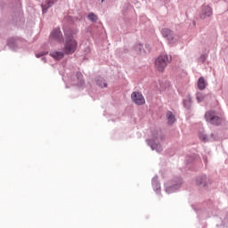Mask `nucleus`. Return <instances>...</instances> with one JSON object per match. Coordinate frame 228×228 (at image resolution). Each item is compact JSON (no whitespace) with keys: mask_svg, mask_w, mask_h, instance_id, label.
<instances>
[{"mask_svg":"<svg viewBox=\"0 0 228 228\" xmlns=\"http://www.w3.org/2000/svg\"><path fill=\"white\" fill-rule=\"evenodd\" d=\"M196 184L198 185L203 184V186H206V184H208V176L206 175L199 176L196 179Z\"/></svg>","mask_w":228,"mask_h":228,"instance_id":"10","label":"nucleus"},{"mask_svg":"<svg viewBox=\"0 0 228 228\" xmlns=\"http://www.w3.org/2000/svg\"><path fill=\"white\" fill-rule=\"evenodd\" d=\"M142 47H143V45L139 44L134 46V49H135V51H137V53H142Z\"/></svg>","mask_w":228,"mask_h":228,"instance_id":"18","label":"nucleus"},{"mask_svg":"<svg viewBox=\"0 0 228 228\" xmlns=\"http://www.w3.org/2000/svg\"><path fill=\"white\" fill-rule=\"evenodd\" d=\"M199 138H200V140H201L202 142H208V136H207L205 134L200 133V134H199Z\"/></svg>","mask_w":228,"mask_h":228,"instance_id":"16","label":"nucleus"},{"mask_svg":"<svg viewBox=\"0 0 228 228\" xmlns=\"http://www.w3.org/2000/svg\"><path fill=\"white\" fill-rule=\"evenodd\" d=\"M170 61H172V56L160 55L155 61V67L159 72H163Z\"/></svg>","mask_w":228,"mask_h":228,"instance_id":"2","label":"nucleus"},{"mask_svg":"<svg viewBox=\"0 0 228 228\" xmlns=\"http://www.w3.org/2000/svg\"><path fill=\"white\" fill-rule=\"evenodd\" d=\"M58 0H45L44 4H42V10L43 13H45L47 12L48 8H51L54 3H56Z\"/></svg>","mask_w":228,"mask_h":228,"instance_id":"8","label":"nucleus"},{"mask_svg":"<svg viewBox=\"0 0 228 228\" xmlns=\"http://www.w3.org/2000/svg\"><path fill=\"white\" fill-rule=\"evenodd\" d=\"M206 60H208V55H206V54H202V55L200 57V61H201V63H205V62H206Z\"/></svg>","mask_w":228,"mask_h":228,"instance_id":"17","label":"nucleus"},{"mask_svg":"<svg viewBox=\"0 0 228 228\" xmlns=\"http://www.w3.org/2000/svg\"><path fill=\"white\" fill-rule=\"evenodd\" d=\"M99 1H101V3H104V0H99Z\"/></svg>","mask_w":228,"mask_h":228,"instance_id":"20","label":"nucleus"},{"mask_svg":"<svg viewBox=\"0 0 228 228\" xmlns=\"http://www.w3.org/2000/svg\"><path fill=\"white\" fill-rule=\"evenodd\" d=\"M131 100L132 102L136 104L137 106H142V104L145 102V98L143 97V94L140 92H133L131 94Z\"/></svg>","mask_w":228,"mask_h":228,"instance_id":"4","label":"nucleus"},{"mask_svg":"<svg viewBox=\"0 0 228 228\" xmlns=\"http://www.w3.org/2000/svg\"><path fill=\"white\" fill-rule=\"evenodd\" d=\"M205 118L207 122H210L213 126H220L222 124V119L216 115L215 111H208L205 114Z\"/></svg>","mask_w":228,"mask_h":228,"instance_id":"3","label":"nucleus"},{"mask_svg":"<svg viewBox=\"0 0 228 228\" xmlns=\"http://www.w3.org/2000/svg\"><path fill=\"white\" fill-rule=\"evenodd\" d=\"M97 86H101L102 88H106L108 86V84L103 79H100L97 81Z\"/></svg>","mask_w":228,"mask_h":228,"instance_id":"15","label":"nucleus"},{"mask_svg":"<svg viewBox=\"0 0 228 228\" xmlns=\"http://www.w3.org/2000/svg\"><path fill=\"white\" fill-rule=\"evenodd\" d=\"M87 17L92 22H97V15H95L94 12L89 13Z\"/></svg>","mask_w":228,"mask_h":228,"instance_id":"14","label":"nucleus"},{"mask_svg":"<svg viewBox=\"0 0 228 228\" xmlns=\"http://www.w3.org/2000/svg\"><path fill=\"white\" fill-rule=\"evenodd\" d=\"M161 35L164 37V38H167L170 44L174 43V40H175V36L170 28H162Z\"/></svg>","mask_w":228,"mask_h":228,"instance_id":"5","label":"nucleus"},{"mask_svg":"<svg viewBox=\"0 0 228 228\" xmlns=\"http://www.w3.org/2000/svg\"><path fill=\"white\" fill-rule=\"evenodd\" d=\"M167 118L168 124H174V122H175V116L172 114V111H168L167 113Z\"/></svg>","mask_w":228,"mask_h":228,"instance_id":"12","label":"nucleus"},{"mask_svg":"<svg viewBox=\"0 0 228 228\" xmlns=\"http://www.w3.org/2000/svg\"><path fill=\"white\" fill-rule=\"evenodd\" d=\"M205 98H206V95L204 94L197 93L196 99H197L198 102H202Z\"/></svg>","mask_w":228,"mask_h":228,"instance_id":"13","label":"nucleus"},{"mask_svg":"<svg viewBox=\"0 0 228 228\" xmlns=\"http://www.w3.org/2000/svg\"><path fill=\"white\" fill-rule=\"evenodd\" d=\"M213 15V9L209 5H203L200 14V19H208Z\"/></svg>","mask_w":228,"mask_h":228,"instance_id":"7","label":"nucleus"},{"mask_svg":"<svg viewBox=\"0 0 228 228\" xmlns=\"http://www.w3.org/2000/svg\"><path fill=\"white\" fill-rule=\"evenodd\" d=\"M50 56L54 60H61L63 59V56H65V52H53L50 53Z\"/></svg>","mask_w":228,"mask_h":228,"instance_id":"9","label":"nucleus"},{"mask_svg":"<svg viewBox=\"0 0 228 228\" xmlns=\"http://www.w3.org/2000/svg\"><path fill=\"white\" fill-rule=\"evenodd\" d=\"M77 77L80 83H83V74L81 73H77Z\"/></svg>","mask_w":228,"mask_h":228,"instance_id":"19","label":"nucleus"},{"mask_svg":"<svg viewBox=\"0 0 228 228\" xmlns=\"http://www.w3.org/2000/svg\"><path fill=\"white\" fill-rule=\"evenodd\" d=\"M208 86V83H206V80L203 77H200L198 80V88L199 90H206V86Z\"/></svg>","mask_w":228,"mask_h":228,"instance_id":"11","label":"nucleus"},{"mask_svg":"<svg viewBox=\"0 0 228 228\" xmlns=\"http://www.w3.org/2000/svg\"><path fill=\"white\" fill-rule=\"evenodd\" d=\"M50 40H55V42L61 44V42H63V35L61 34V30H60V28L54 29L50 35Z\"/></svg>","mask_w":228,"mask_h":228,"instance_id":"6","label":"nucleus"},{"mask_svg":"<svg viewBox=\"0 0 228 228\" xmlns=\"http://www.w3.org/2000/svg\"><path fill=\"white\" fill-rule=\"evenodd\" d=\"M77 31L66 30L64 35L65 44H64V53L65 54H74L77 49V41L74 38V36L77 35Z\"/></svg>","mask_w":228,"mask_h":228,"instance_id":"1","label":"nucleus"}]
</instances>
